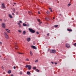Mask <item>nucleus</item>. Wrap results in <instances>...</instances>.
Returning a JSON list of instances; mask_svg holds the SVG:
<instances>
[{
    "mask_svg": "<svg viewBox=\"0 0 76 76\" xmlns=\"http://www.w3.org/2000/svg\"><path fill=\"white\" fill-rule=\"evenodd\" d=\"M28 30L31 33H35V31L32 28H29Z\"/></svg>",
    "mask_w": 76,
    "mask_h": 76,
    "instance_id": "obj_1",
    "label": "nucleus"
},
{
    "mask_svg": "<svg viewBox=\"0 0 76 76\" xmlns=\"http://www.w3.org/2000/svg\"><path fill=\"white\" fill-rule=\"evenodd\" d=\"M26 68H28V70H30L31 69V65H26L25 66Z\"/></svg>",
    "mask_w": 76,
    "mask_h": 76,
    "instance_id": "obj_2",
    "label": "nucleus"
},
{
    "mask_svg": "<svg viewBox=\"0 0 76 76\" xmlns=\"http://www.w3.org/2000/svg\"><path fill=\"white\" fill-rule=\"evenodd\" d=\"M56 50H51L50 51V53H56Z\"/></svg>",
    "mask_w": 76,
    "mask_h": 76,
    "instance_id": "obj_3",
    "label": "nucleus"
},
{
    "mask_svg": "<svg viewBox=\"0 0 76 76\" xmlns=\"http://www.w3.org/2000/svg\"><path fill=\"white\" fill-rule=\"evenodd\" d=\"M2 27L4 28H5V26H6V25H5V23H3L2 24Z\"/></svg>",
    "mask_w": 76,
    "mask_h": 76,
    "instance_id": "obj_4",
    "label": "nucleus"
},
{
    "mask_svg": "<svg viewBox=\"0 0 76 76\" xmlns=\"http://www.w3.org/2000/svg\"><path fill=\"white\" fill-rule=\"evenodd\" d=\"M17 44V43H15V50H18V46L17 45H16Z\"/></svg>",
    "mask_w": 76,
    "mask_h": 76,
    "instance_id": "obj_5",
    "label": "nucleus"
},
{
    "mask_svg": "<svg viewBox=\"0 0 76 76\" xmlns=\"http://www.w3.org/2000/svg\"><path fill=\"white\" fill-rule=\"evenodd\" d=\"M4 35L5 36V37H6V36H7L8 35V34L6 32H4Z\"/></svg>",
    "mask_w": 76,
    "mask_h": 76,
    "instance_id": "obj_6",
    "label": "nucleus"
},
{
    "mask_svg": "<svg viewBox=\"0 0 76 76\" xmlns=\"http://www.w3.org/2000/svg\"><path fill=\"white\" fill-rule=\"evenodd\" d=\"M66 47H67V48H69L70 47V45L68 44H66Z\"/></svg>",
    "mask_w": 76,
    "mask_h": 76,
    "instance_id": "obj_7",
    "label": "nucleus"
},
{
    "mask_svg": "<svg viewBox=\"0 0 76 76\" xmlns=\"http://www.w3.org/2000/svg\"><path fill=\"white\" fill-rule=\"evenodd\" d=\"M30 40H31V38L30 37L27 38V41L28 42H29Z\"/></svg>",
    "mask_w": 76,
    "mask_h": 76,
    "instance_id": "obj_8",
    "label": "nucleus"
},
{
    "mask_svg": "<svg viewBox=\"0 0 76 76\" xmlns=\"http://www.w3.org/2000/svg\"><path fill=\"white\" fill-rule=\"evenodd\" d=\"M2 8H6V7L4 6V4H2Z\"/></svg>",
    "mask_w": 76,
    "mask_h": 76,
    "instance_id": "obj_9",
    "label": "nucleus"
},
{
    "mask_svg": "<svg viewBox=\"0 0 76 76\" xmlns=\"http://www.w3.org/2000/svg\"><path fill=\"white\" fill-rule=\"evenodd\" d=\"M6 31L8 33H10V30H9L7 28L6 29Z\"/></svg>",
    "mask_w": 76,
    "mask_h": 76,
    "instance_id": "obj_10",
    "label": "nucleus"
},
{
    "mask_svg": "<svg viewBox=\"0 0 76 76\" xmlns=\"http://www.w3.org/2000/svg\"><path fill=\"white\" fill-rule=\"evenodd\" d=\"M31 47H32L34 49H35V50H37V47H36L34 46H31Z\"/></svg>",
    "mask_w": 76,
    "mask_h": 76,
    "instance_id": "obj_11",
    "label": "nucleus"
},
{
    "mask_svg": "<svg viewBox=\"0 0 76 76\" xmlns=\"http://www.w3.org/2000/svg\"><path fill=\"white\" fill-rule=\"evenodd\" d=\"M67 30L68 31H69V32H72V29H69L68 28Z\"/></svg>",
    "mask_w": 76,
    "mask_h": 76,
    "instance_id": "obj_12",
    "label": "nucleus"
},
{
    "mask_svg": "<svg viewBox=\"0 0 76 76\" xmlns=\"http://www.w3.org/2000/svg\"><path fill=\"white\" fill-rule=\"evenodd\" d=\"M5 38H6L7 39H9V36H8V35L7 36H5Z\"/></svg>",
    "mask_w": 76,
    "mask_h": 76,
    "instance_id": "obj_13",
    "label": "nucleus"
},
{
    "mask_svg": "<svg viewBox=\"0 0 76 76\" xmlns=\"http://www.w3.org/2000/svg\"><path fill=\"white\" fill-rule=\"evenodd\" d=\"M23 25L24 26H27V24H26L23 23Z\"/></svg>",
    "mask_w": 76,
    "mask_h": 76,
    "instance_id": "obj_14",
    "label": "nucleus"
},
{
    "mask_svg": "<svg viewBox=\"0 0 76 76\" xmlns=\"http://www.w3.org/2000/svg\"><path fill=\"white\" fill-rule=\"evenodd\" d=\"M8 73L9 74H10L11 73V70H9L8 72Z\"/></svg>",
    "mask_w": 76,
    "mask_h": 76,
    "instance_id": "obj_15",
    "label": "nucleus"
},
{
    "mask_svg": "<svg viewBox=\"0 0 76 76\" xmlns=\"http://www.w3.org/2000/svg\"><path fill=\"white\" fill-rule=\"evenodd\" d=\"M9 16L10 18H11V19H12V15H11L9 14Z\"/></svg>",
    "mask_w": 76,
    "mask_h": 76,
    "instance_id": "obj_16",
    "label": "nucleus"
},
{
    "mask_svg": "<svg viewBox=\"0 0 76 76\" xmlns=\"http://www.w3.org/2000/svg\"><path fill=\"white\" fill-rule=\"evenodd\" d=\"M27 75H29L31 74V72H27Z\"/></svg>",
    "mask_w": 76,
    "mask_h": 76,
    "instance_id": "obj_17",
    "label": "nucleus"
},
{
    "mask_svg": "<svg viewBox=\"0 0 76 76\" xmlns=\"http://www.w3.org/2000/svg\"><path fill=\"white\" fill-rule=\"evenodd\" d=\"M26 34V31H23V35H25Z\"/></svg>",
    "mask_w": 76,
    "mask_h": 76,
    "instance_id": "obj_18",
    "label": "nucleus"
},
{
    "mask_svg": "<svg viewBox=\"0 0 76 76\" xmlns=\"http://www.w3.org/2000/svg\"><path fill=\"white\" fill-rule=\"evenodd\" d=\"M30 54H31V56H32V55H33V53H32V52H31V51L30 52Z\"/></svg>",
    "mask_w": 76,
    "mask_h": 76,
    "instance_id": "obj_19",
    "label": "nucleus"
},
{
    "mask_svg": "<svg viewBox=\"0 0 76 76\" xmlns=\"http://www.w3.org/2000/svg\"><path fill=\"white\" fill-rule=\"evenodd\" d=\"M18 54H23V53H20L19 52H18Z\"/></svg>",
    "mask_w": 76,
    "mask_h": 76,
    "instance_id": "obj_20",
    "label": "nucleus"
},
{
    "mask_svg": "<svg viewBox=\"0 0 76 76\" xmlns=\"http://www.w3.org/2000/svg\"><path fill=\"white\" fill-rule=\"evenodd\" d=\"M46 13L48 14V15H49L50 14V12L48 11L46 12Z\"/></svg>",
    "mask_w": 76,
    "mask_h": 76,
    "instance_id": "obj_21",
    "label": "nucleus"
},
{
    "mask_svg": "<svg viewBox=\"0 0 76 76\" xmlns=\"http://www.w3.org/2000/svg\"><path fill=\"white\" fill-rule=\"evenodd\" d=\"M58 25H55L54 26V27L55 28H57V27H58Z\"/></svg>",
    "mask_w": 76,
    "mask_h": 76,
    "instance_id": "obj_22",
    "label": "nucleus"
},
{
    "mask_svg": "<svg viewBox=\"0 0 76 76\" xmlns=\"http://www.w3.org/2000/svg\"><path fill=\"white\" fill-rule=\"evenodd\" d=\"M18 32H20V33H21V32H22V31H21V30H18Z\"/></svg>",
    "mask_w": 76,
    "mask_h": 76,
    "instance_id": "obj_23",
    "label": "nucleus"
},
{
    "mask_svg": "<svg viewBox=\"0 0 76 76\" xmlns=\"http://www.w3.org/2000/svg\"><path fill=\"white\" fill-rule=\"evenodd\" d=\"M26 61H29V59H28V58H26Z\"/></svg>",
    "mask_w": 76,
    "mask_h": 76,
    "instance_id": "obj_24",
    "label": "nucleus"
},
{
    "mask_svg": "<svg viewBox=\"0 0 76 76\" xmlns=\"http://www.w3.org/2000/svg\"><path fill=\"white\" fill-rule=\"evenodd\" d=\"M38 61V60H37L35 61V63H37Z\"/></svg>",
    "mask_w": 76,
    "mask_h": 76,
    "instance_id": "obj_25",
    "label": "nucleus"
},
{
    "mask_svg": "<svg viewBox=\"0 0 76 76\" xmlns=\"http://www.w3.org/2000/svg\"><path fill=\"white\" fill-rule=\"evenodd\" d=\"M36 67H33V69H34V70H36Z\"/></svg>",
    "mask_w": 76,
    "mask_h": 76,
    "instance_id": "obj_26",
    "label": "nucleus"
},
{
    "mask_svg": "<svg viewBox=\"0 0 76 76\" xmlns=\"http://www.w3.org/2000/svg\"><path fill=\"white\" fill-rule=\"evenodd\" d=\"M20 75H22V71L20 72Z\"/></svg>",
    "mask_w": 76,
    "mask_h": 76,
    "instance_id": "obj_27",
    "label": "nucleus"
},
{
    "mask_svg": "<svg viewBox=\"0 0 76 76\" xmlns=\"http://www.w3.org/2000/svg\"><path fill=\"white\" fill-rule=\"evenodd\" d=\"M73 45H74V46H76V43H75V44H73Z\"/></svg>",
    "mask_w": 76,
    "mask_h": 76,
    "instance_id": "obj_28",
    "label": "nucleus"
},
{
    "mask_svg": "<svg viewBox=\"0 0 76 76\" xmlns=\"http://www.w3.org/2000/svg\"><path fill=\"white\" fill-rule=\"evenodd\" d=\"M36 71H37V72H39V70H38L37 69H36Z\"/></svg>",
    "mask_w": 76,
    "mask_h": 76,
    "instance_id": "obj_29",
    "label": "nucleus"
},
{
    "mask_svg": "<svg viewBox=\"0 0 76 76\" xmlns=\"http://www.w3.org/2000/svg\"><path fill=\"white\" fill-rule=\"evenodd\" d=\"M29 26V23H27V26Z\"/></svg>",
    "mask_w": 76,
    "mask_h": 76,
    "instance_id": "obj_30",
    "label": "nucleus"
},
{
    "mask_svg": "<svg viewBox=\"0 0 76 76\" xmlns=\"http://www.w3.org/2000/svg\"><path fill=\"white\" fill-rule=\"evenodd\" d=\"M2 44V42H0V45H1Z\"/></svg>",
    "mask_w": 76,
    "mask_h": 76,
    "instance_id": "obj_31",
    "label": "nucleus"
},
{
    "mask_svg": "<svg viewBox=\"0 0 76 76\" xmlns=\"http://www.w3.org/2000/svg\"><path fill=\"white\" fill-rule=\"evenodd\" d=\"M70 5H71V4H68V6H70Z\"/></svg>",
    "mask_w": 76,
    "mask_h": 76,
    "instance_id": "obj_32",
    "label": "nucleus"
},
{
    "mask_svg": "<svg viewBox=\"0 0 76 76\" xmlns=\"http://www.w3.org/2000/svg\"><path fill=\"white\" fill-rule=\"evenodd\" d=\"M38 21L39 22V23H40V20L39 19V20H38Z\"/></svg>",
    "mask_w": 76,
    "mask_h": 76,
    "instance_id": "obj_33",
    "label": "nucleus"
},
{
    "mask_svg": "<svg viewBox=\"0 0 76 76\" xmlns=\"http://www.w3.org/2000/svg\"><path fill=\"white\" fill-rule=\"evenodd\" d=\"M13 68L14 69H16V67L15 66H14Z\"/></svg>",
    "mask_w": 76,
    "mask_h": 76,
    "instance_id": "obj_34",
    "label": "nucleus"
},
{
    "mask_svg": "<svg viewBox=\"0 0 76 76\" xmlns=\"http://www.w3.org/2000/svg\"><path fill=\"white\" fill-rule=\"evenodd\" d=\"M20 23H22V22L21 21H19Z\"/></svg>",
    "mask_w": 76,
    "mask_h": 76,
    "instance_id": "obj_35",
    "label": "nucleus"
},
{
    "mask_svg": "<svg viewBox=\"0 0 76 76\" xmlns=\"http://www.w3.org/2000/svg\"><path fill=\"white\" fill-rule=\"evenodd\" d=\"M37 34H38H38H39V32H36Z\"/></svg>",
    "mask_w": 76,
    "mask_h": 76,
    "instance_id": "obj_36",
    "label": "nucleus"
},
{
    "mask_svg": "<svg viewBox=\"0 0 76 76\" xmlns=\"http://www.w3.org/2000/svg\"><path fill=\"white\" fill-rule=\"evenodd\" d=\"M54 63H55V64H57V62Z\"/></svg>",
    "mask_w": 76,
    "mask_h": 76,
    "instance_id": "obj_37",
    "label": "nucleus"
},
{
    "mask_svg": "<svg viewBox=\"0 0 76 76\" xmlns=\"http://www.w3.org/2000/svg\"><path fill=\"white\" fill-rule=\"evenodd\" d=\"M38 14L39 15V14H40V12L39 11L38 12Z\"/></svg>",
    "mask_w": 76,
    "mask_h": 76,
    "instance_id": "obj_38",
    "label": "nucleus"
},
{
    "mask_svg": "<svg viewBox=\"0 0 76 76\" xmlns=\"http://www.w3.org/2000/svg\"><path fill=\"white\" fill-rule=\"evenodd\" d=\"M50 10L51 12H53V10H51H51Z\"/></svg>",
    "mask_w": 76,
    "mask_h": 76,
    "instance_id": "obj_39",
    "label": "nucleus"
},
{
    "mask_svg": "<svg viewBox=\"0 0 76 76\" xmlns=\"http://www.w3.org/2000/svg\"><path fill=\"white\" fill-rule=\"evenodd\" d=\"M12 15H15V14H14V13H12Z\"/></svg>",
    "mask_w": 76,
    "mask_h": 76,
    "instance_id": "obj_40",
    "label": "nucleus"
},
{
    "mask_svg": "<svg viewBox=\"0 0 76 76\" xmlns=\"http://www.w3.org/2000/svg\"><path fill=\"white\" fill-rule=\"evenodd\" d=\"M49 35H50V34H47V35H48V36H49Z\"/></svg>",
    "mask_w": 76,
    "mask_h": 76,
    "instance_id": "obj_41",
    "label": "nucleus"
},
{
    "mask_svg": "<svg viewBox=\"0 0 76 76\" xmlns=\"http://www.w3.org/2000/svg\"><path fill=\"white\" fill-rule=\"evenodd\" d=\"M2 69H3L4 67H3V66H2L1 67Z\"/></svg>",
    "mask_w": 76,
    "mask_h": 76,
    "instance_id": "obj_42",
    "label": "nucleus"
},
{
    "mask_svg": "<svg viewBox=\"0 0 76 76\" xmlns=\"http://www.w3.org/2000/svg\"><path fill=\"white\" fill-rule=\"evenodd\" d=\"M19 28H21V26H19Z\"/></svg>",
    "mask_w": 76,
    "mask_h": 76,
    "instance_id": "obj_43",
    "label": "nucleus"
},
{
    "mask_svg": "<svg viewBox=\"0 0 76 76\" xmlns=\"http://www.w3.org/2000/svg\"><path fill=\"white\" fill-rule=\"evenodd\" d=\"M13 12H15V10H13Z\"/></svg>",
    "mask_w": 76,
    "mask_h": 76,
    "instance_id": "obj_44",
    "label": "nucleus"
},
{
    "mask_svg": "<svg viewBox=\"0 0 76 76\" xmlns=\"http://www.w3.org/2000/svg\"><path fill=\"white\" fill-rule=\"evenodd\" d=\"M18 25H20V23H18Z\"/></svg>",
    "mask_w": 76,
    "mask_h": 76,
    "instance_id": "obj_45",
    "label": "nucleus"
},
{
    "mask_svg": "<svg viewBox=\"0 0 76 76\" xmlns=\"http://www.w3.org/2000/svg\"><path fill=\"white\" fill-rule=\"evenodd\" d=\"M11 76H13V75L12 74Z\"/></svg>",
    "mask_w": 76,
    "mask_h": 76,
    "instance_id": "obj_46",
    "label": "nucleus"
},
{
    "mask_svg": "<svg viewBox=\"0 0 76 76\" xmlns=\"http://www.w3.org/2000/svg\"><path fill=\"white\" fill-rule=\"evenodd\" d=\"M49 10H50V9L51 10V8L50 7V8H49Z\"/></svg>",
    "mask_w": 76,
    "mask_h": 76,
    "instance_id": "obj_47",
    "label": "nucleus"
},
{
    "mask_svg": "<svg viewBox=\"0 0 76 76\" xmlns=\"http://www.w3.org/2000/svg\"><path fill=\"white\" fill-rule=\"evenodd\" d=\"M2 20L1 19H0V21H1V20Z\"/></svg>",
    "mask_w": 76,
    "mask_h": 76,
    "instance_id": "obj_48",
    "label": "nucleus"
},
{
    "mask_svg": "<svg viewBox=\"0 0 76 76\" xmlns=\"http://www.w3.org/2000/svg\"><path fill=\"white\" fill-rule=\"evenodd\" d=\"M51 63H52V64H54V63H53V62H51Z\"/></svg>",
    "mask_w": 76,
    "mask_h": 76,
    "instance_id": "obj_49",
    "label": "nucleus"
},
{
    "mask_svg": "<svg viewBox=\"0 0 76 76\" xmlns=\"http://www.w3.org/2000/svg\"><path fill=\"white\" fill-rule=\"evenodd\" d=\"M55 19V18H54V17H53V19Z\"/></svg>",
    "mask_w": 76,
    "mask_h": 76,
    "instance_id": "obj_50",
    "label": "nucleus"
},
{
    "mask_svg": "<svg viewBox=\"0 0 76 76\" xmlns=\"http://www.w3.org/2000/svg\"><path fill=\"white\" fill-rule=\"evenodd\" d=\"M45 20H47V18H45Z\"/></svg>",
    "mask_w": 76,
    "mask_h": 76,
    "instance_id": "obj_51",
    "label": "nucleus"
},
{
    "mask_svg": "<svg viewBox=\"0 0 76 76\" xmlns=\"http://www.w3.org/2000/svg\"><path fill=\"white\" fill-rule=\"evenodd\" d=\"M34 45H35V43H34Z\"/></svg>",
    "mask_w": 76,
    "mask_h": 76,
    "instance_id": "obj_52",
    "label": "nucleus"
},
{
    "mask_svg": "<svg viewBox=\"0 0 76 76\" xmlns=\"http://www.w3.org/2000/svg\"><path fill=\"white\" fill-rule=\"evenodd\" d=\"M59 16H61V14H59Z\"/></svg>",
    "mask_w": 76,
    "mask_h": 76,
    "instance_id": "obj_53",
    "label": "nucleus"
},
{
    "mask_svg": "<svg viewBox=\"0 0 76 76\" xmlns=\"http://www.w3.org/2000/svg\"><path fill=\"white\" fill-rule=\"evenodd\" d=\"M28 13H31V12H28Z\"/></svg>",
    "mask_w": 76,
    "mask_h": 76,
    "instance_id": "obj_54",
    "label": "nucleus"
},
{
    "mask_svg": "<svg viewBox=\"0 0 76 76\" xmlns=\"http://www.w3.org/2000/svg\"><path fill=\"white\" fill-rule=\"evenodd\" d=\"M14 4H16V3H14Z\"/></svg>",
    "mask_w": 76,
    "mask_h": 76,
    "instance_id": "obj_55",
    "label": "nucleus"
},
{
    "mask_svg": "<svg viewBox=\"0 0 76 76\" xmlns=\"http://www.w3.org/2000/svg\"><path fill=\"white\" fill-rule=\"evenodd\" d=\"M25 23H26V22H25Z\"/></svg>",
    "mask_w": 76,
    "mask_h": 76,
    "instance_id": "obj_56",
    "label": "nucleus"
},
{
    "mask_svg": "<svg viewBox=\"0 0 76 76\" xmlns=\"http://www.w3.org/2000/svg\"><path fill=\"white\" fill-rule=\"evenodd\" d=\"M0 57H1V56L0 55Z\"/></svg>",
    "mask_w": 76,
    "mask_h": 76,
    "instance_id": "obj_57",
    "label": "nucleus"
},
{
    "mask_svg": "<svg viewBox=\"0 0 76 76\" xmlns=\"http://www.w3.org/2000/svg\"><path fill=\"white\" fill-rule=\"evenodd\" d=\"M42 22H41V23Z\"/></svg>",
    "mask_w": 76,
    "mask_h": 76,
    "instance_id": "obj_58",
    "label": "nucleus"
}]
</instances>
